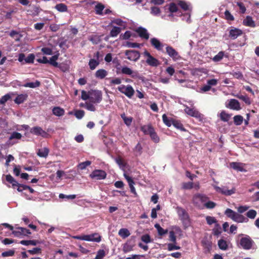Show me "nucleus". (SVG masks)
<instances>
[{
  "label": "nucleus",
  "mask_w": 259,
  "mask_h": 259,
  "mask_svg": "<svg viewBox=\"0 0 259 259\" xmlns=\"http://www.w3.org/2000/svg\"><path fill=\"white\" fill-rule=\"evenodd\" d=\"M134 247V244H131L130 242H127L125 243L123 246V251L125 253L128 252L133 250Z\"/></svg>",
  "instance_id": "35"
},
{
  "label": "nucleus",
  "mask_w": 259,
  "mask_h": 259,
  "mask_svg": "<svg viewBox=\"0 0 259 259\" xmlns=\"http://www.w3.org/2000/svg\"><path fill=\"white\" fill-rule=\"evenodd\" d=\"M84 240L87 241L100 242L101 240V237L98 233H94L90 235H84Z\"/></svg>",
  "instance_id": "16"
},
{
  "label": "nucleus",
  "mask_w": 259,
  "mask_h": 259,
  "mask_svg": "<svg viewBox=\"0 0 259 259\" xmlns=\"http://www.w3.org/2000/svg\"><path fill=\"white\" fill-rule=\"evenodd\" d=\"M137 32L139 36L144 39H148L149 37V34L147 30L143 28L140 27L138 29Z\"/></svg>",
  "instance_id": "21"
},
{
  "label": "nucleus",
  "mask_w": 259,
  "mask_h": 259,
  "mask_svg": "<svg viewBox=\"0 0 259 259\" xmlns=\"http://www.w3.org/2000/svg\"><path fill=\"white\" fill-rule=\"evenodd\" d=\"M121 118L124 121V123L127 126H130L131 124V123L133 120V118L131 117H127L126 116V114H121Z\"/></svg>",
  "instance_id": "38"
},
{
  "label": "nucleus",
  "mask_w": 259,
  "mask_h": 259,
  "mask_svg": "<svg viewBox=\"0 0 259 259\" xmlns=\"http://www.w3.org/2000/svg\"><path fill=\"white\" fill-rule=\"evenodd\" d=\"M151 13L152 14L157 16L160 13V9L157 7H153L151 8Z\"/></svg>",
  "instance_id": "62"
},
{
  "label": "nucleus",
  "mask_w": 259,
  "mask_h": 259,
  "mask_svg": "<svg viewBox=\"0 0 259 259\" xmlns=\"http://www.w3.org/2000/svg\"><path fill=\"white\" fill-rule=\"evenodd\" d=\"M28 98L27 94H21L17 95L14 100V102L17 104H20L24 102Z\"/></svg>",
  "instance_id": "20"
},
{
  "label": "nucleus",
  "mask_w": 259,
  "mask_h": 259,
  "mask_svg": "<svg viewBox=\"0 0 259 259\" xmlns=\"http://www.w3.org/2000/svg\"><path fill=\"white\" fill-rule=\"evenodd\" d=\"M166 7H167V9L169 10L170 13L167 15L168 17H171L173 16L172 13L175 12H177L178 11V7L174 3H171L169 6H165V9H167Z\"/></svg>",
  "instance_id": "22"
},
{
  "label": "nucleus",
  "mask_w": 259,
  "mask_h": 259,
  "mask_svg": "<svg viewBox=\"0 0 259 259\" xmlns=\"http://www.w3.org/2000/svg\"><path fill=\"white\" fill-rule=\"evenodd\" d=\"M243 120V118L241 115H238L234 117V123L237 125H239L242 124Z\"/></svg>",
  "instance_id": "42"
},
{
  "label": "nucleus",
  "mask_w": 259,
  "mask_h": 259,
  "mask_svg": "<svg viewBox=\"0 0 259 259\" xmlns=\"http://www.w3.org/2000/svg\"><path fill=\"white\" fill-rule=\"evenodd\" d=\"M236 96L237 98L243 101L247 105H249L251 104V99L246 95H237Z\"/></svg>",
  "instance_id": "27"
},
{
  "label": "nucleus",
  "mask_w": 259,
  "mask_h": 259,
  "mask_svg": "<svg viewBox=\"0 0 259 259\" xmlns=\"http://www.w3.org/2000/svg\"><path fill=\"white\" fill-rule=\"evenodd\" d=\"M91 164V162L90 161L87 160L84 162H82L78 164L77 167L79 169L81 170H83L86 168V167Z\"/></svg>",
  "instance_id": "41"
},
{
  "label": "nucleus",
  "mask_w": 259,
  "mask_h": 259,
  "mask_svg": "<svg viewBox=\"0 0 259 259\" xmlns=\"http://www.w3.org/2000/svg\"><path fill=\"white\" fill-rule=\"evenodd\" d=\"M176 209L184 227L185 229L188 228L191 225V220L188 212L184 208L180 206H177Z\"/></svg>",
  "instance_id": "1"
},
{
  "label": "nucleus",
  "mask_w": 259,
  "mask_h": 259,
  "mask_svg": "<svg viewBox=\"0 0 259 259\" xmlns=\"http://www.w3.org/2000/svg\"><path fill=\"white\" fill-rule=\"evenodd\" d=\"M13 234L16 237H20L21 235H28L30 234L31 232L27 229L19 227L18 228V230L13 231Z\"/></svg>",
  "instance_id": "17"
},
{
  "label": "nucleus",
  "mask_w": 259,
  "mask_h": 259,
  "mask_svg": "<svg viewBox=\"0 0 259 259\" xmlns=\"http://www.w3.org/2000/svg\"><path fill=\"white\" fill-rule=\"evenodd\" d=\"M182 188L186 190L191 189L193 188V183L192 182L184 183L182 184Z\"/></svg>",
  "instance_id": "56"
},
{
  "label": "nucleus",
  "mask_w": 259,
  "mask_h": 259,
  "mask_svg": "<svg viewBox=\"0 0 259 259\" xmlns=\"http://www.w3.org/2000/svg\"><path fill=\"white\" fill-rule=\"evenodd\" d=\"M206 221L207 223L209 225L217 223V220L215 218L210 216H207L206 217Z\"/></svg>",
  "instance_id": "53"
},
{
  "label": "nucleus",
  "mask_w": 259,
  "mask_h": 259,
  "mask_svg": "<svg viewBox=\"0 0 259 259\" xmlns=\"http://www.w3.org/2000/svg\"><path fill=\"white\" fill-rule=\"evenodd\" d=\"M134 152L136 156L140 155L142 153V147L141 145L138 143L134 148Z\"/></svg>",
  "instance_id": "45"
},
{
  "label": "nucleus",
  "mask_w": 259,
  "mask_h": 259,
  "mask_svg": "<svg viewBox=\"0 0 259 259\" xmlns=\"http://www.w3.org/2000/svg\"><path fill=\"white\" fill-rule=\"evenodd\" d=\"M226 106L231 109L234 110H239L241 109L240 103L238 100L234 99L228 100L226 103Z\"/></svg>",
  "instance_id": "13"
},
{
  "label": "nucleus",
  "mask_w": 259,
  "mask_h": 259,
  "mask_svg": "<svg viewBox=\"0 0 259 259\" xmlns=\"http://www.w3.org/2000/svg\"><path fill=\"white\" fill-rule=\"evenodd\" d=\"M55 8L60 12H66L67 10V7L62 3L57 4L55 6Z\"/></svg>",
  "instance_id": "39"
},
{
  "label": "nucleus",
  "mask_w": 259,
  "mask_h": 259,
  "mask_svg": "<svg viewBox=\"0 0 259 259\" xmlns=\"http://www.w3.org/2000/svg\"><path fill=\"white\" fill-rule=\"evenodd\" d=\"M219 247L223 250H226L228 248L227 242L223 239H221L218 241V243Z\"/></svg>",
  "instance_id": "29"
},
{
  "label": "nucleus",
  "mask_w": 259,
  "mask_h": 259,
  "mask_svg": "<svg viewBox=\"0 0 259 259\" xmlns=\"http://www.w3.org/2000/svg\"><path fill=\"white\" fill-rule=\"evenodd\" d=\"M90 102L94 103L97 104L101 102L102 99V92L98 90H91L90 91Z\"/></svg>",
  "instance_id": "7"
},
{
  "label": "nucleus",
  "mask_w": 259,
  "mask_h": 259,
  "mask_svg": "<svg viewBox=\"0 0 259 259\" xmlns=\"http://www.w3.org/2000/svg\"><path fill=\"white\" fill-rule=\"evenodd\" d=\"M34 58V55L33 54H30L25 59V62L26 63H33Z\"/></svg>",
  "instance_id": "55"
},
{
  "label": "nucleus",
  "mask_w": 259,
  "mask_h": 259,
  "mask_svg": "<svg viewBox=\"0 0 259 259\" xmlns=\"http://www.w3.org/2000/svg\"><path fill=\"white\" fill-rule=\"evenodd\" d=\"M15 254L14 250H9L8 251H6L3 252L2 253V256L3 257H9V256H13Z\"/></svg>",
  "instance_id": "49"
},
{
  "label": "nucleus",
  "mask_w": 259,
  "mask_h": 259,
  "mask_svg": "<svg viewBox=\"0 0 259 259\" xmlns=\"http://www.w3.org/2000/svg\"><path fill=\"white\" fill-rule=\"evenodd\" d=\"M117 89L120 93L125 95L128 98H131L135 93L134 88L130 84L127 85L121 84L118 87Z\"/></svg>",
  "instance_id": "5"
},
{
  "label": "nucleus",
  "mask_w": 259,
  "mask_h": 259,
  "mask_svg": "<svg viewBox=\"0 0 259 259\" xmlns=\"http://www.w3.org/2000/svg\"><path fill=\"white\" fill-rule=\"evenodd\" d=\"M59 197L60 199H74L76 198L75 195H66L64 194L61 193L59 195Z\"/></svg>",
  "instance_id": "50"
},
{
  "label": "nucleus",
  "mask_w": 259,
  "mask_h": 259,
  "mask_svg": "<svg viewBox=\"0 0 259 259\" xmlns=\"http://www.w3.org/2000/svg\"><path fill=\"white\" fill-rule=\"evenodd\" d=\"M106 173L103 170L96 169L94 170L90 175V177L97 180H104L106 177Z\"/></svg>",
  "instance_id": "9"
},
{
  "label": "nucleus",
  "mask_w": 259,
  "mask_h": 259,
  "mask_svg": "<svg viewBox=\"0 0 259 259\" xmlns=\"http://www.w3.org/2000/svg\"><path fill=\"white\" fill-rule=\"evenodd\" d=\"M125 56L129 60L136 61L139 59L140 54L137 51L127 50L125 52Z\"/></svg>",
  "instance_id": "12"
},
{
  "label": "nucleus",
  "mask_w": 259,
  "mask_h": 259,
  "mask_svg": "<svg viewBox=\"0 0 259 259\" xmlns=\"http://www.w3.org/2000/svg\"><path fill=\"white\" fill-rule=\"evenodd\" d=\"M224 213L227 217L238 223H247L248 222L247 218L234 211L230 208L226 209Z\"/></svg>",
  "instance_id": "2"
},
{
  "label": "nucleus",
  "mask_w": 259,
  "mask_h": 259,
  "mask_svg": "<svg viewBox=\"0 0 259 259\" xmlns=\"http://www.w3.org/2000/svg\"><path fill=\"white\" fill-rule=\"evenodd\" d=\"M230 165L231 168L237 171H243L244 170L241 163L233 162L230 163Z\"/></svg>",
  "instance_id": "25"
},
{
  "label": "nucleus",
  "mask_w": 259,
  "mask_h": 259,
  "mask_svg": "<svg viewBox=\"0 0 259 259\" xmlns=\"http://www.w3.org/2000/svg\"><path fill=\"white\" fill-rule=\"evenodd\" d=\"M162 120L164 124L168 127H170L171 125H173L175 127L181 131H186V130L183 127V125L179 120L174 119L172 118H168L166 116V114H163Z\"/></svg>",
  "instance_id": "3"
},
{
  "label": "nucleus",
  "mask_w": 259,
  "mask_h": 259,
  "mask_svg": "<svg viewBox=\"0 0 259 259\" xmlns=\"http://www.w3.org/2000/svg\"><path fill=\"white\" fill-rule=\"evenodd\" d=\"M224 56V52L221 51L212 58V60L214 62H220L223 59Z\"/></svg>",
  "instance_id": "37"
},
{
  "label": "nucleus",
  "mask_w": 259,
  "mask_h": 259,
  "mask_svg": "<svg viewBox=\"0 0 259 259\" xmlns=\"http://www.w3.org/2000/svg\"><path fill=\"white\" fill-rule=\"evenodd\" d=\"M151 140L155 143H157L159 142V138L155 132V130L151 133V134L149 135Z\"/></svg>",
  "instance_id": "44"
},
{
  "label": "nucleus",
  "mask_w": 259,
  "mask_h": 259,
  "mask_svg": "<svg viewBox=\"0 0 259 259\" xmlns=\"http://www.w3.org/2000/svg\"><path fill=\"white\" fill-rule=\"evenodd\" d=\"M104 6L102 4H98L95 7V11L97 14L102 15Z\"/></svg>",
  "instance_id": "43"
},
{
  "label": "nucleus",
  "mask_w": 259,
  "mask_h": 259,
  "mask_svg": "<svg viewBox=\"0 0 259 259\" xmlns=\"http://www.w3.org/2000/svg\"><path fill=\"white\" fill-rule=\"evenodd\" d=\"M208 199L209 198L206 195L197 193L193 196L192 202L195 206L201 208L202 204H204Z\"/></svg>",
  "instance_id": "4"
},
{
  "label": "nucleus",
  "mask_w": 259,
  "mask_h": 259,
  "mask_svg": "<svg viewBox=\"0 0 259 259\" xmlns=\"http://www.w3.org/2000/svg\"><path fill=\"white\" fill-rule=\"evenodd\" d=\"M41 51L45 55H51L53 54L52 49L51 48H47V47L42 48L41 49Z\"/></svg>",
  "instance_id": "51"
},
{
  "label": "nucleus",
  "mask_w": 259,
  "mask_h": 259,
  "mask_svg": "<svg viewBox=\"0 0 259 259\" xmlns=\"http://www.w3.org/2000/svg\"><path fill=\"white\" fill-rule=\"evenodd\" d=\"M144 55L147 57L146 62L149 65L153 67H157L160 64L159 61L152 56L148 52L145 51Z\"/></svg>",
  "instance_id": "10"
},
{
  "label": "nucleus",
  "mask_w": 259,
  "mask_h": 259,
  "mask_svg": "<svg viewBox=\"0 0 259 259\" xmlns=\"http://www.w3.org/2000/svg\"><path fill=\"white\" fill-rule=\"evenodd\" d=\"M242 33V31L241 30L234 28L230 30L229 36L232 39H235L239 35H241Z\"/></svg>",
  "instance_id": "19"
},
{
  "label": "nucleus",
  "mask_w": 259,
  "mask_h": 259,
  "mask_svg": "<svg viewBox=\"0 0 259 259\" xmlns=\"http://www.w3.org/2000/svg\"><path fill=\"white\" fill-rule=\"evenodd\" d=\"M90 91H89L88 92H87L85 91H81V98L82 100H85V101L87 100H90Z\"/></svg>",
  "instance_id": "57"
},
{
  "label": "nucleus",
  "mask_w": 259,
  "mask_h": 259,
  "mask_svg": "<svg viewBox=\"0 0 259 259\" xmlns=\"http://www.w3.org/2000/svg\"><path fill=\"white\" fill-rule=\"evenodd\" d=\"M95 75L96 78L102 79L108 75V72L104 69H100L96 72Z\"/></svg>",
  "instance_id": "23"
},
{
  "label": "nucleus",
  "mask_w": 259,
  "mask_h": 259,
  "mask_svg": "<svg viewBox=\"0 0 259 259\" xmlns=\"http://www.w3.org/2000/svg\"><path fill=\"white\" fill-rule=\"evenodd\" d=\"M141 130L145 135H150L154 131V128L150 125H145L141 127Z\"/></svg>",
  "instance_id": "26"
},
{
  "label": "nucleus",
  "mask_w": 259,
  "mask_h": 259,
  "mask_svg": "<svg viewBox=\"0 0 259 259\" xmlns=\"http://www.w3.org/2000/svg\"><path fill=\"white\" fill-rule=\"evenodd\" d=\"M141 240L142 241L146 243H148L151 242V238L148 234H145L141 237Z\"/></svg>",
  "instance_id": "60"
},
{
  "label": "nucleus",
  "mask_w": 259,
  "mask_h": 259,
  "mask_svg": "<svg viewBox=\"0 0 259 259\" xmlns=\"http://www.w3.org/2000/svg\"><path fill=\"white\" fill-rule=\"evenodd\" d=\"M105 255V251L103 249H100L98 251L95 259H102Z\"/></svg>",
  "instance_id": "54"
},
{
  "label": "nucleus",
  "mask_w": 259,
  "mask_h": 259,
  "mask_svg": "<svg viewBox=\"0 0 259 259\" xmlns=\"http://www.w3.org/2000/svg\"><path fill=\"white\" fill-rule=\"evenodd\" d=\"M165 49L166 53L174 61H176L181 59V57L179 53L172 47L167 46Z\"/></svg>",
  "instance_id": "11"
},
{
  "label": "nucleus",
  "mask_w": 259,
  "mask_h": 259,
  "mask_svg": "<svg viewBox=\"0 0 259 259\" xmlns=\"http://www.w3.org/2000/svg\"><path fill=\"white\" fill-rule=\"evenodd\" d=\"M21 137H22V135L20 133L16 132H14L12 133V134L11 135V136L9 138V139L10 140H12V139H20L21 138Z\"/></svg>",
  "instance_id": "52"
},
{
  "label": "nucleus",
  "mask_w": 259,
  "mask_h": 259,
  "mask_svg": "<svg viewBox=\"0 0 259 259\" xmlns=\"http://www.w3.org/2000/svg\"><path fill=\"white\" fill-rule=\"evenodd\" d=\"M179 5L182 9L185 11L188 10L189 9V6L184 1H180L179 3Z\"/></svg>",
  "instance_id": "61"
},
{
  "label": "nucleus",
  "mask_w": 259,
  "mask_h": 259,
  "mask_svg": "<svg viewBox=\"0 0 259 259\" xmlns=\"http://www.w3.org/2000/svg\"><path fill=\"white\" fill-rule=\"evenodd\" d=\"M99 64L100 60L95 59H91L89 62L90 69L92 70H95Z\"/></svg>",
  "instance_id": "24"
},
{
  "label": "nucleus",
  "mask_w": 259,
  "mask_h": 259,
  "mask_svg": "<svg viewBox=\"0 0 259 259\" xmlns=\"http://www.w3.org/2000/svg\"><path fill=\"white\" fill-rule=\"evenodd\" d=\"M243 24L247 26L254 27L255 25L252 18L250 16H247L243 21Z\"/></svg>",
  "instance_id": "31"
},
{
  "label": "nucleus",
  "mask_w": 259,
  "mask_h": 259,
  "mask_svg": "<svg viewBox=\"0 0 259 259\" xmlns=\"http://www.w3.org/2000/svg\"><path fill=\"white\" fill-rule=\"evenodd\" d=\"M204 206L208 209H212L216 206V203L214 202L208 201H206L204 203Z\"/></svg>",
  "instance_id": "48"
},
{
  "label": "nucleus",
  "mask_w": 259,
  "mask_h": 259,
  "mask_svg": "<svg viewBox=\"0 0 259 259\" xmlns=\"http://www.w3.org/2000/svg\"><path fill=\"white\" fill-rule=\"evenodd\" d=\"M169 240L174 243H176V236L173 231H170L169 232Z\"/></svg>",
  "instance_id": "59"
},
{
  "label": "nucleus",
  "mask_w": 259,
  "mask_h": 259,
  "mask_svg": "<svg viewBox=\"0 0 259 259\" xmlns=\"http://www.w3.org/2000/svg\"><path fill=\"white\" fill-rule=\"evenodd\" d=\"M253 243V241L248 235L242 237L239 241L240 247L245 250L250 249Z\"/></svg>",
  "instance_id": "6"
},
{
  "label": "nucleus",
  "mask_w": 259,
  "mask_h": 259,
  "mask_svg": "<svg viewBox=\"0 0 259 259\" xmlns=\"http://www.w3.org/2000/svg\"><path fill=\"white\" fill-rule=\"evenodd\" d=\"M89 39L94 44H97L100 41V37L97 35L90 36Z\"/></svg>",
  "instance_id": "46"
},
{
  "label": "nucleus",
  "mask_w": 259,
  "mask_h": 259,
  "mask_svg": "<svg viewBox=\"0 0 259 259\" xmlns=\"http://www.w3.org/2000/svg\"><path fill=\"white\" fill-rule=\"evenodd\" d=\"M225 16L227 20L232 21L234 20L233 16L230 13L228 10L225 12Z\"/></svg>",
  "instance_id": "64"
},
{
  "label": "nucleus",
  "mask_w": 259,
  "mask_h": 259,
  "mask_svg": "<svg viewBox=\"0 0 259 259\" xmlns=\"http://www.w3.org/2000/svg\"><path fill=\"white\" fill-rule=\"evenodd\" d=\"M130 234V231L125 228H122L118 232V235L123 239L128 237Z\"/></svg>",
  "instance_id": "32"
},
{
  "label": "nucleus",
  "mask_w": 259,
  "mask_h": 259,
  "mask_svg": "<svg viewBox=\"0 0 259 259\" xmlns=\"http://www.w3.org/2000/svg\"><path fill=\"white\" fill-rule=\"evenodd\" d=\"M246 215L247 218L251 219H253L256 215V211L255 210L250 209L247 212Z\"/></svg>",
  "instance_id": "47"
},
{
  "label": "nucleus",
  "mask_w": 259,
  "mask_h": 259,
  "mask_svg": "<svg viewBox=\"0 0 259 259\" xmlns=\"http://www.w3.org/2000/svg\"><path fill=\"white\" fill-rule=\"evenodd\" d=\"M37 241L34 240H21L20 243L23 245L28 246L29 245H36L37 244Z\"/></svg>",
  "instance_id": "40"
},
{
  "label": "nucleus",
  "mask_w": 259,
  "mask_h": 259,
  "mask_svg": "<svg viewBox=\"0 0 259 259\" xmlns=\"http://www.w3.org/2000/svg\"><path fill=\"white\" fill-rule=\"evenodd\" d=\"M56 67L59 68L63 72H66L69 69V66L64 63L58 64V66Z\"/></svg>",
  "instance_id": "58"
},
{
  "label": "nucleus",
  "mask_w": 259,
  "mask_h": 259,
  "mask_svg": "<svg viewBox=\"0 0 259 259\" xmlns=\"http://www.w3.org/2000/svg\"><path fill=\"white\" fill-rule=\"evenodd\" d=\"M40 84V82L38 80H36L35 82H26L23 85V86L25 88H35L36 87H38Z\"/></svg>",
  "instance_id": "34"
},
{
  "label": "nucleus",
  "mask_w": 259,
  "mask_h": 259,
  "mask_svg": "<svg viewBox=\"0 0 259 259\" xmlns=\"http://www.w3.org/2000/svg\"><path fill=\"white\" fill-rule=\"evenodd\" d=\"M213 187L218 193H221L226 196H230L234 194L235 192V189L234 188H232L231 190H228L225 186L219 187L217 186H214Z\"/></svg>",
  "instance_id": "8"
},
{
  "label": "nucleus",
  "mask_w": 259,
  "mask_h": 259,
  "mask_svg": "<svg viewBox=\"0 0 259 259\" xmlns=\"http://www.w3.org/2000/svg\"><path fill=\"white\" fill-rule=\"evenodd\" d=\"M95 104L92 102H85L84 104H81L80 105L88 110L90 111H95V106L94 105Z\"/></svg>",
  "instance_id": "30"
},
{
  "label": "nucleus",
  "mask_w": 259,
  "mask_h": 259,
  "mask_svg": "<svg viewBox=\"0 0 259 259\" xmlns=\"http://www.w3.org/2000/svg\"><path fill=\"white\" fill-rule=\"evenodd\" d=\"M122 74L130 75L133 78H139V75L137 71H133L130 68L124 66L121 69Z\"/></svg>",
  "instance_id": "15"
},
{
  "label": "nucleus",
  "mask_w": 259,
  "mask_h": 259,
  "mask_svg": "<svg viewBox=\"0 0 259 259\" xmlns=\"http://www.w3.org/2000/svg\"><path fill=\"white\" fill-rule=\"evenodd\" d=\"M150 42L153 47L158 51L162 50L163 45V44L156 38H152L150 39Z\"/></svg>",
  "instance_id": "18"
},
{
  "label": "nucleus",
  "mask_w": 259,
  "mask_h": 259,
  "mask_svg": "<svg viewBox=\"0 0 259 259\" xmlns=\"http://www.w3.org/2000/svg\"><path fill=\"white\" fill-rule=\"evenodd\" d=\"M49 150L47 148H44L39 149L37 152V154L40 157H47L48 155Z\"/></svg>",
  "instance_id": "33"
},
{
  "label": "nucleus",
  "mask_w": 259,
  "mask_h": 259,
  "mask_svg": "<svg viewBox=\"0 0 259 259\" xmlns=\"http://www.w3.org/2000/svg\"><path fill=\"white\" fill-rule=\"evenodd\" d=\"M121 30L120 27L114 26L110 31V35L111 37H116L120 32Z\"/></svg>",
  "instance_id": "36"
},
{
  "label": "nucleus",
  "mask_w": 259,
  "mask_h": 259,
  "mask_svg": "<svg viewBox=\"0 0 259 259\" xmlns=\"http://www.w3.org/2000/svg\"><path fill=\"white\" fill-rule=\"evenodd\" d=\"M30 132L33 135L40 136L43 138H47L48 136V134L39 126L32 127L30 130Z\"/></svg>",
  "instance_id": "14"
},
{
  "label": "nucleus",
  "mask_w": 259,
  "mask_h": 259,
  "mask_svg": "<svg viewBox=\"0 0 259 259\" xmlns=\"http://www.w3.org/2000/svg\"><path fill=\"white\" fill-rule=\"evenodd\" d=\"M167 246H168L167 248L169 251H172L174 250H178V249H180V246H177L175 244H172V243L168 244Z\"/></svg>",
  "instance_id": "63"
},
{
  "label": "nucleus",
  "mask_w": 259,
  "mask_h": 259,
  "mask_svg": "<svg viewBox=\"0 0 259 259\" xmlns=\"http://www.w3.org/2000/svg\"><path fill=\"white\" fill-rule=\"evenodd\" d=\"M59 56V53H57V54L53 56L52 57L50 58V60H49L48 63L50 64L51 65L55 67L58 66V63L57 62V60L58 59Z\"/></svg>",
  "instance_id": "28"
}]
</instances>
